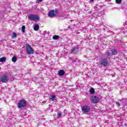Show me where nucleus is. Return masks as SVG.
<instances>
[{
  "label": "nucleus",
  "instance_id": "9b49d317",
  "mask_svg": "<svg viewBox=\"0 0 127 127\" xmlns=\"http://www.w3.org/2000/svg\"><path fill=\"white\" fill-rule=\"evenodd\" d=\"M34 30L35 31H38L39 30V25L36 24L34 26Z\"/></svg>",
  "mask_w": 127,
  "mask_h": 127
},
{
  "label": "nucleus",
  "instance_id": "f8f14e48",
  "mask_svg": "<svg viewBox=\"0 0 127 127\" xmlns=\"http://www.w3.org/2000/svg\"><path fill=\"white\" fill-rule=\"evenodd\" d=\"M111 51L112 55H117V54H118V52L116 49H112L111 50Z\"/></svg>",
  "mask_w": 127,
  "mask_h": 127
},
{
  "label": "nucleus",
  "instance_id": "c85d7f7f",
  "mask_svg": "<svg viewBox=\"0 0 127 127\" xmlns=\"http://www.w3.org/2000/svg\"><path fill=\"white\" fill-rule=\"evenodd\" d=\"M91 1H94V0H90Z\"/></svg>",
  "mask_w": 127,
  "mask_h": 127
},
{
  "label": "nucleus",
  "instance_id": "412c9836",
  "mask_svg": "<svg viewBox=\"0 0 127 127\" xmlns=\"http://www.w3.org/2000/svg\"><path fill=\"white\" fill-rule=\"evenodd\" d=\"M62 116V113L61 112H58L57 114V117L58 118Z\"/></svg>",
  "mask_w": 127,
  "mask_h": 127
},
{
  "label": "nucleus",
  "instance_id": "2eb2a0df",
  "mask_svg": "<svg viewBox=\"0 0 127 127\" xmlns=\"http://www.w3.org/2000/svg\"><path fill=\"white\" fill-rule=\"evenodd\" d=\"M17 60V58L16 57L14 56L12 58V61L13 62V63H15Z\"/></svg>",
  "mask_w": 127,
  "mask_h": 127
},
{
  "label": "nucleus",
  "instance_id": "4be33fe9",
  "mask_svg": "<svg viewBox=\"0 0 127 127\" xmlns=\"http://www.w3.org/2000/svg\"><path fill=\"white\" fill-rule=\"evenodd\" d=\"M116 2L119 4V3L122 2V0H116Z\"/></svg>",
  "mask_w": 127,
  "mask_h": 127
},
{
  "label": "nucleus",
  "instance_id": "7ed1b4c3",
  "mask_svg": "<svg viewBox=\"0 0 127 127\" xmlns=\"http://www.w3.org/2000/svg\"><path fill=\"white\" fill-rule=\"evenodd\" d=\"M26 50L28 55H30V54H33V53H34L33 49H32L29 45H26Z\"/></svg>",
  "mask_w": 127,
  "mask_h": 127
},
{
  "label": "nucleus",
  "instance_id": "f257e3e1",
  "mask_svg": "<svg viewBox=\"0 0 127 127\" xmlns=\"http://www.w3.org/2000/svg\"><path fill=\"white\" fill-rule=\"evenodd\" d=\"M27 106V102L24 99H21L19 100V103H18V109H21V108H24Z\"/></svg>",
  "mask_w": 127,
  "mask_h": 127
},
{
  "label": "nucleus",
  "instance_id": "0eeeda50",
  "mask_svg": "<svg viewBox=\"0 0 127 127\" xmlns=\"http://www.w3.org/2000/svg\"><path fill=\"white\" fill-rule=\"evenodd\" d=\"M90 101L93 104H97L100 101V99L98 96H94L91 97Z\"/></svg>",
  "mask_w": 127,
  "mask_h": 127
},
{
  "label": "nucleus",
  "instance_id": "bb28decb",
  "mask_svg": "<svg viewBox=\"0 0 127 127\" xmlns=\"http://www.w3.org/2000/svg\"><path fill=\"white\" fill-rule=\"evenodd\" d=\"M67 28H68V29H70L71 28L70 27V26H68Z\"/></svg>",
  "mask_w": 127,
  "mask_h": 127
},
{
  "label": "nucleus",
  "instance_id": "f3484780",
  "mask_svg": "<svg viewBox=\"0 0 127 127\" xmlns=\"http://www.w3.org/2000/svg\"><path fill=\"white\" fill-rule=\"evenodd\" d=\"M53 39L54 40H57V39H59V36L58 35H55L53 37Z\"/></svg>",
  "mask_w": 127,
  "mask_h": 127
},
{
  "label": "nucleus",
  "instance_id": "1a4fd4ad",
  "mask_svg": "<svg viewBox=\"0 0 127 127\" xmlns=\"http://www.w3.org/2000/svg\"><path fill=\"white\" fill-rule=\"evenodd\" d=\"M79 51V47H73L72 48L71 53H77Z\"/></svg>",
  "mask_w": 127,
  "mask_h": 127
},
{
  "label": "nucleus",
  "instance_id": "dca6fc26",
  "mask_svg": "<svg viewBox=\"0 0 127 127\" xmlns=\"http://www.w3.org/2000/svg\"><path fill=\"white\" fill-rule=\"evenodd\" d=\"M56 98V96L55 95H51L50 97V99L51 100V101H54L55 100Z\"/></svg>",
  "mask_w": 127,
  "mask_h": 127
},
{
  "label": "nucleus",
  "instance_id": "20e7f679",
  "mask_svg": "<svg viewBox=\"0 0 127 127\" xmlns=\"http://www.w3.org/2000/svg\"><path fill=\"white\" fill-rule=\"evenodd\" d=\"M100 65H102V66H104V67H106L109 65V61L108 59L104 58L101 60L100 61Z\"/></svg>",
  "mask_w": 127,
  "mask_h": 127
},
{
  "label": "nucleus",
  "instance_id": "4468645a",
  "mask_svg": "<svg viewBox=\"0 0 127 127\" xmlns=\"http://www.w3.org/2000/svg\"><path fill=\"white\" fill-rule=\"evenodd\" d=\"M6 61V58L5 57H2L0 59V62H5Z\"/></svg>",
  "mask_w": 127,
  "mask_h": 127
},
{
  "label": "nucleus",
  "instance_id": "a211bd4d",
  "mask_svg": "<svg viewBox=\"0 0 127 127\" xmlns=\"http://www.w3.org/2000/svg\"><path fill=\"white\" fill-rule=\"evenodd\" d=\"M21 30H22V32L23 33H24V32H25V26L23 25L21 27Z\"/></svg>",
  "mask_w": 127,
  "mask_h": 127
},
{
  "label": "nucleus",
  "instance_id": "c756f323",
  "mask_svg": "<svg viewBox=\"0 0 127 127\" xmlns=\"http://www.w3.org/2000/svg\"><path fill=\"white\" fill-rule=\"evenodd\" d=\"M43 103H44V104H45V103H46V102H45V101H44V102H43Z\"/></svg>",
  "mask_w": 127,
  "mask_h": 127
},
{
  "label": "nucleus",
  "instance_id": "423d86ee",
  "mask_svg": "<svg viewBox=\"0 0 127 127\" xmlns=\"http://www.w3.org/2000/svg\"><path fill=\"white\" fill-rule=\"evenodd\" d=\"M58 12V10H52L48 13V16L49 17H54V16L57 14Z\"/></svg>",
  "mask_w": 127,
  "mask_h": 127
},
{
  "label": "nucleus",
  "instance_id": "7c9ffc66",
  "mask_svg": "<svg viewBox=\"0 0 127 127\" xmlns=\"http://www.w3.org/2000/svg\"><path fill=\"white\" fill-rule=\"evenodd\" d=\"M64 18H66V17H64Z\"/></svg>",
  "mask_w": 127,
  "mask_h": 127
},
{
  "label": "nucleus",
  "instance_id": "a878e982",
  "mask_svg": "<svg viewBox=\"0 0 127 127\" xmlns=\"http://www.w3.org/2000/svg\"><path fill=\"white\" fill-rule=\"evenodd\" d=\"M38 1H42V0H37Z\"/></svg>",
  "mask_w": 127,
  "mask_h": 127
},
{
  "label": "nucleus",
  "instance_id": "ddd939ff",
  "mask_svg": "<svg viewBox=\"0 0 127 127\" xmlns=\"http://www.w3.org/2000/svg\"><path fill=\"white\" fill-rule=\"evenodd\" d=\"M122 103L123 105H127V98H123L121 100Z\"/></svg>",
  "mask_w": 127,
  "mask_h": 127
},
{
  "label": "nucleus",
  "instance_id": "6e6552de",
  "mask_svg": "<svg viewBox=\"0 0 127 127\" xmlns=\"http://www.w3.org/2000/svg\"><path fill=\"white\" fill-rule=\"evenodd\" d=\"M91 110V108H90V106L88 105H85L82 107V111L83 113H89Z\"/></svg>",
  "mask_w": 127,
  "mask_h": 127
},
{
  "label": "nucleus",
  "instance_id": "5701e85b",
  "mask_svg": "<svg viewBox=\"0 0 127 127\" xmlns=\"http://www.w3.org/2000/svg\"><path fill=\"white\" fill-rule=\"evenodd\" d=\"M106 54H107V56H110V55H111V53L109 51H108L106 53Z\"/></svg>",
  "mask_w": 127,
  "mask_h": 127
},
{
  "label": "nucleus",
  "instance_id": "9d476101",
  "mask_svg": "<svg viewBox=\"0 0 127 127\" xmlns=\"http://www.w3.org/2000/svg\"><path fill=\"white\" fill-rule=\"evenodd\" d=\"M59 76H64L65 75V71L63 70H60L59 71Z\"/></svg>",
  "mask_w": 127,
  "mask_h": 127
},
{
  "label": "nucleus",
  "instance_id": "cd10ccee",
  "mask_svg": "<svg viewBox=\"0 0 127 127\" xmlns=\"http://www.w3.org/2000/svg\"><path fill=\"white\" fill-rule=\"evenodd\" d=\"M125 126L127 127V124H126V123L125 124Z\"/></svg>",
  "mask_w": 127,
  "mask_h": 127
},
{
  "label": "nucleus",
  "instance_id": "39448f33",
  "mask_svg": "<svg viewBox=\"0 0 127 127\" xmlns=\"http://www.w3.org/2000/svg\"><path fill=\"white\" fill-rule=\"evenodd\" d=\"M7 81H8V76L6 74L3 75L0 77V82L2 83H6Z\"/></svg>",
  "mask_w": 127,
  "mask_h": 127
},
{
  "label": "nucleus",
  "instance_id": "aec40b11",
  "mask_svg": "<svg viewBox=\"0 0 127 127\" xmlns=\"http://www.w3.org/2000/svg\"><path fill=\"white\" fill-rule=\"evenodd\" d=\"M90 93L91 94H94V93H95V89H94L93 88H91L90 90Z\"/></svg>",
  "mask_w": 127,
  "mask_h": 127
},
{
  "label": "nucleus",
  "instance_id": "f03ea898",
  "mask_svg": "<svg viewBox=\"0 0 127 127\" xmlns=\"http://www.w3.org/2000/svg\"><path fill=\"white\" fill-rule=\"evenodd\" d=\"M28 18H29L30 20H33V21H35L36 22H37V21H38V20L40 19L39 16H38L37 15L34 14L28 15Z\"/></svg>",
  "mask_w": 127,
  "mask_h": 127
},
{
  "label": "nucleus",
  "instance_id": "393cba45",
  "mask_svg": "<svg viewBox=\"0 0 127 127\" xmlns=\"http://www.w3.org/2000/svg\"><path fill=\"white\" fill-rule=\"evenodd\" d=\"M101 14H102V15L105 14V11H104V10L101 11Z\"/></svg>",
  "mask_w": 127,
  "mask_h": 127
},
{
  "label": "nucleus",
  "instance_id": "b1692460",
  "mask_svg": "<svg viewBox=\"0 0 127 127\" xmlns=\"http://www.w3.org/2000/svg\"><path fill=\"white\" fill-rule=\"evenodd\" d=\"M116 105L117 106H118V107H120L121 106V104H120L118 102H116Z\"/></svg>",
  "mask_w": 127,
  "mask_h": 127
},
{
  "label": "nucleus",
  "instance_id": "6ab92c4d",
  "mask_svg": "<svg viewBox=\"0 0 127 127\" xmlns=\"http://www.w3.org/2000/svg\"><path fill=\"white\" fill-rule=\"evenodd\" d=\"M17 36V34H16V33H15L14 32L12 33V38H13V39L16 38Z\"/></svg>",
  "mask_w": 127,
  "mask_h": 127
}]
</instances>
